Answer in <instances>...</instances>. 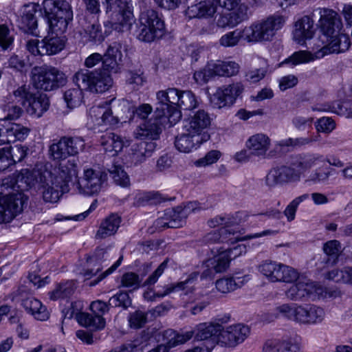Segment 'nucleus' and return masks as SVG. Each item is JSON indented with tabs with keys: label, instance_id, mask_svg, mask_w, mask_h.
<instances>
[{
	"label": "nucleus",
	"instance_id": "nucleus-56",
	"mask_svg": "<svg viewBox=\"0 0 352 352\" xmlns=\"http://www.w3.org/2000/svg\"><path fill=\"white\" fill-rule=\"evenodd\" d=\"M82 90L78 87V89H70L65 92L64 100L68 107L72 109L80 105L82 100Z\"/></svg>",
	"mask_w": 352,
	"mask_h": 352
},
{
	"label": "nucleus",
	"instance_id": "nucleus-51",
	"mask_svg": "<svg viewBox=\"0 0 352 352\" xmlns=\"http://www.w3.org/2000/svg\"><path fill=\"white\" fill-rule=\"evenodd\" d=\"M75 289L74 283L72 281L60 283L50 293V298L55 300L59 298L70 297L74 294Z\"/></svg>",
	"mask_w": 352,
	"mask_h": 352
},
{
	"label": "nucleus",
	"instance_id": "nucleus-19",
	"mask_svg": "<svg viewBox=\"0 0 352 352\" xmlns=\"http://www.w3.org/2000/svg\"><path fill=\"white\" fill-rule=\"evenodd\" d=\"M29 128L16 123H0V145L16 140H24L28 135Z\"/></svg>",
	"mask_w": 352,
	"mask_h": 352
},
{
	"label": "nucleus",
	"instance_id": "nucleus-27",
	"mask_svg": "<svg viewBox=\"0 0 352 352\" xmlns=\"http://www.w3.org/2000/svg\"><path fill=\"white\" fill-rule=\"evenodd\" d=\"M80 23L90 41L100 43L104 41L105 36L96 14H87Z\"/></svg>",
	"mask_w": 352,
	"mask_h": 352
},
{
	"label": "nucleus",
	"instance_id": "nucleus-21",
	"mask_svg": "<svg viewBox=\"0 0 352 352\" xmlns=\"http://www.w3.org/2000/svg\"><path fill=\"white\" fill-rule=\"evenodd\" d=\"M158 115L140 124L133 132L136 139L155 140L162 131V122Z\"/></svg>",
	"mask_w": 352,
	"mask_h": 352
},
{
	"label": "nucleus",
	"instance_id": "nucleus-43",
	"mask_svg": "<svg viewBox=\"0 0 352 352\" xmlns=\"http://www.w3.org/2000/svg\"><path fill=\"white\" fill-rule=\"evenodd\" d=\"M65 46L64 40L56 36H47L41 41V56L52 55L60 52Z\"/></svg>",
	"mask_w": 352,
	"mask_h": 352
},
{
	"label": "nucleus",
	"instance_id": "nucleus-5",
	"mask_svg": "<svg viewBox=\"0 0 352 352\" xmlns=\"http://www.w3.org/2000/svg\"><path fill=\"white\" fill-rule=\"evenodd\" d=\"M85 146V140L82 137L64 135L51 141L48 155L53 161H63L69 157L78 155Z\"/></svg>",
	"mask_w": 352,
	"mask_h": 352
},
{
	"label": "nucleus",
	"instance_id": "nucleus-7",
	"mask_svg": "<svg viewBox=\"0 0 352 352\" xmlns=\"http://www.w3.org/2000/svg\"><path fill=\"white\" fill-rule=\"evenodd\" d=\"M78 174V165L75 160H69L67 162L60 163L52 170H45L41 173V179H50V183L56 187H60L63 192L69 191V183L73 177H76Z\"/></svg>",
	"mask_w": 352,
	"mask_h": 352
},
{
	"label": "nucleus",
	"instance_id": "nucleus-34",
	"mask_svg": "<svg viewBox=\"0 0 352 352\" xmlns=\"http://www.w3.org/2000/svg\"><path fill=\"white\" fill-rule=\"evenodd\" d=\"M270 144V138L264 133L253 135L246 142L247 148L252 155L256 156H265Z\"/></svg>",
	"mask_w": 352,
	"mask_h": 352
},
{
	"label": "nucleus",
	"instance_id": "nucleus-11",
	"mask_svg": "<svg viewBox=\"0 0 352 352\" xmlns=\"http://www.w3.org/2000/svg\"><path fill=\"white\" fill-rule=\"evenodd\" d=\"M107 180L105 172L89 168L84 171V177L78 184L85 194L91 195L100 192Z\"/></svg>",
	"mask_w": 352,
	"mask_h": 352
},
{
	"label": "nucleus",
	"instance_id": "nucleus-42",
	"mask_svg": "<svg viewBox=\"0 0 352 352\" xmlns=\"http://www.w3.org/2000/svg\"><path fill=\"white\" fill-rule=\"evenodd\" d=\"M235 232L232 228L228 227H222L219 230L211 232L204 237V242L207 244L214 243H225L237 239V237H230L231 235H234Z\"/></svg>",
	"mask_w": 352,
	"mask_h": 352
},
{
	"label": "nucleus",
	"instance_id": "nucleus-40",
	"mask_svg": "<svg viewBox=\"0 0 352 352\" xmlns=\"http://www.w3.org/2000/svg\"><path fill=\"white\" fill-rule=\"evenodd\" d=\"M193 331H186L184 333H178L173 329H167L162 332V341L168 351L169 349L189 340L193 336Z\"/></svg>",
	"mask_w": 352,
	"mask_h": 352
},
{
	"label": "nucleus",
	"instance_id": "nucleus-39",
	"mask_svg": "<svg viewBox=\"0 0 352 352\" xmlns=\"http://www.w3.org/2000/svg\"><path fill=\"white\" fill-rule=\"evenodd\" d=\"M215 12L216 7L209 1H204L189 6L186 10V15L189 19L202 18L212 16Z\"/></svg>",
	"mask_w": 352,
	"mask_h": 352
},
{
	"label": "nucleus",
	"instance_id": "nucleus-20",
	"mask_svg": "<svg viewBox=\"0 0 352 352\" xmlns=\"http://www.w3.org/2000/svg\"><path fill=\"white\" fill-rule=\"evenodd\" d=\"M222 326L218 323H200L196 326L192 331L197 340H206L208 345L214 347L219 344L220 331Z\"/></svg>",
	"mask_w": 352,
	"mask_h": 352
},
{
	"label": "nucleus",
	"instance_id": "nucleus-1",
	"mask_svg": "<svg viewBox=\"0 0 352 352\" xmlns=\"http://www.w3.org/2000/svg\"><path fill=\"white\" fill-rule=\"evenodd\" d=\"M43 10L52 32L62 34L73 19V10L67 0H43Z\"/></svg>",
	"mask_w": 352,
	"mask_h": 352
},
{
	"label": "nucleus",
	"instance_id": "nucleus-30",
	"mask_svg": "<svg viewBox=\"0 0 352 352\" xmlns=\"http://www.w3.org/2000/svg\"><path fill=\"white\" fill-rule=\"evenodd\" d=\"M156 148V143L150 141H143L135 144L131 146L130 158L131 162L137 166L144 162L147 158L151 157Z\"/></svg>",
	"mask_w": 352,
	"mask_h": 352
},
{
	"label": "nucleus",
	"instance_id": "nucleus-46",
	"mask_svg": "<svg viewBox=\"0 0 352 352\" xmlns=\"http://www.w3.org/2000/svg\"><path fill=\"white\" fill-rule=\"evenodd\" d=\"M322 250L328 256L326 263L331 265L337 264L342 252L340 242L335 239L328 241L323 244Z\"/></svg>",
	"mask_w": 352,
	"mask_h": 352
},
{
	"label": "nucleus",
	"instance_id": "nucleus-50",
	"mask_svg": "<svg viewBox=\"0 0 352 352\" xmlns=\"http://www.w3.org/2000/svg\"><path fill=\"white\" fill-rule=\"evenodd\" d=\"M316 52L315 54H312L311 52L305 50H300L294 52L289 57L284 60L280 65L289 64L294 67L297 65L307 63L314 60L316 58Z\"/></svg>",
	"mask_w": 352,
	"mask_h": 352
},
{
	"label": "nucleus",
	"instance_id": "nucleus-24",
	"mask_svg": "<svg viewBox=\"0 0 352 352\" xmlns=\"http://www.w3.org/2000/svg\"><path fill=\"white\" fill-rule=\"evenodd\" d=\"M315 33L314 22L308 16L298 19L294 24L293 38L300 45H304L307 40L311 39Z\"/></svg>",
	"mask_w": 352,
	"mask_h": 352
},
{
	"label": "nucleus",
	"instance_id": "nucleus-60",
	"mask_svg": "<svg viewBox=\"0 0 352 352\" xmlns=\"http://www.w3.org/2000/svg\"><path fill=\"white\" fill-rule=\"evenodd\" d=\"M14 36L6 24H0V47L6 50L13 45Z\"/></svg>",
	"mask_w": 352,
	"mask_h": 352
},
{
	"label": "nucleus",
	"instance_id": "nucleus-36",
	"mask_svg": "<svg viewBox=\"0 0 352 352\" xmlns=\"http://www.w3.org/2000/svg\"><path fill=\"white\" fill-rule=\"evenodd\" d=\"M50 107V100L46 94H35L28 106L27 112L31 116L40 118Z\"/></svg>",
	"mask_w": 352,
	"mask_h": 352
},
{
	"label": "nucleus",
	"instance_id": "nucleus-47",
	"mask_svg": "<svg viewBox=\"0 0 352 352\" xmlns=\"http://www.w3.org/2000/svg\"><path fill=\"white\" fill-rule=\"evenodd\" d=\"M81 309V302H74L65 313V316L68 318H75L80 325L87 327V325H90L89 314L82 312Z\"/></svg>",
	"mask_w": 352,
	"mask_h": 352
},
{
	"label": "nucleus",
	"instance_id": "nucleus-44",
	"mask_svg": "<svg viewBox=\"0 0 352 352\" xmlns=\"http://www.w3.org/2000/svg\"><path fill=\"white\" fill-rule=\"evenodd\" d=\"M282 263L276 261H265L258 265V271L272 282H278L280 278V271Z\"/></svg>",
	"mask_w": 352,
	"mask_h": 352
},
{
	"label": "nucleus",
	"instance_id": "nucleus-8",
	"mask_svg": "<svg viewBox=\"0 0 352 352\" xmlns=\"http://www.w3.org/2000/svg\"><path fill=\"white\" fill-rule=\"evenodd\" d=\"M27 199L21 191L8 192L2 196L0 198V223L12 221L23 211Z\"/></svg>",
	"mask_w": 352,
	"mask_h": 352
},
{
	"label": "nucleus",
	"instance_id": "nucleus-22",
	"mask_svg": "<svg viewBox=\"0 0 352 352\" xmlns=\"http://www.w3.org/2000/svg\"><path fill=\"white\" fill-rule=\"evenodd\" d=\"M36 12L37 6L36 4L25 5L21 10L19 25L20 29L24 32L36 36L38 35L37 19L35 16Z\"/></svg>",
	"mask_w": 352,
	"mask_h": 352
},
{
	"label": "nucleus",
	"instance_id": "nucleus-13",
	"mask_svg": "<svg viewBox=\"0 0 352 352\" xmlns=\"http://www.w3.org/2000/svg\"><path fill=\"white\" fill-rule=\"evenodd\" d=\"M300 173L296 168L280 166L272 168L265 177V184L269 187L278 184L299 181Z\"/></svg>",
	"mask_w": 352,
	"mask_h": 352
},
{
	"label": "nucleus",
	"instance_id": "nucleus-31",
	"mask_svg": "<svg viewBox=\"0 0 352 352\" xmlns=\"http://www.w3.org/2000/svg\"><path fill=\"white\" fill-rule=\"evenodd\" d=\"M109 302L96 300L91 303L90 309L94 315L89 314L90 325L87 327L93 329H102L105 326V320L102 316L109 311Z\"/></svg>",
	"mask_w": 352,
	"mask_h": 352
},
{
	"label": "nucleus",
	"instance_id": "nucleus-64",
	"mask_svg": "<svg viewBox=\"0 0 352 352\" xmlns=\"http://www.w3.org/2000/svg\"><path fill=\"white\" fill-rule=\"evenodd\" d=\"M9 150L12 164L21 162L27 155L28 148L21 144H16Z\"/></svg>",
	"mask_w": 352,
	"mask_h": 352
},
{
	"label": "nucleus",
	"instance_id": "nucleus-2",
	"mask_svg": "<svg viewBox=\"0 0 352 352\" xmlns=\"http://www.w3.org/2000/svg\"><path fill=\"white\" fill-rule=\"evenodd\" d=\"M165 34L164 21L156 10L145 9L141 11L136 30L140 41L150 43L162 38Z\"/></svg>",
	"mask_w": 352,
	"mask_h": 352
},
{
	"label": "nucleus",
	"instance_id": "nucleus-17",
	"mask_svg": "<svg viewBox=\"0 0 352 352\" xmlns=\"http://www.w3.org/2000/svg\"><path fill=\"white\" fill-rule=\"evenodd\" d=\"M212 118L208 111L199 109L184 121V129L186 132L200 135H208L204 133L211 124Z\"/></svg>",
	"mask_w": 352,
	"mask_h": 352
},
{
	"label": "nucleus",
	"instance_id": "nucleus-12",
	"mask_svg": "<svg viewBox=\"0 0 352 352\" xmlns=\"http://www.w3.org/2000/svg\"><path fill=\"white\" fill-rule=\"evenodd\" d=\"M320 292L319 284L311 281H298L285 292V296L288 299L294 301H304L307 299L314 300L316 295Z\"/></svg>",
	"mask_w": 352,
	"mask_h": 352
},
{
	"label": "nucleus",
	"instance_id": "nucleus-59",
	"mask_svg": "<svg viewBox=\"0 0 352 352\" xmlns=\"http://www.w3.org/2000/svg\"><path fill=\"white\" fill-rule=\"evenodd\" d=\"M280 273L278 282H283L286 283H292L296 282L298 279L300 275V273L296 269L283 263L281 265Z\"/></svg>",
	"mask_w": 352,
	"mask_h": 352
},
{
	"label": "nucleus",
	"instance_id": "nucleus-14",
	"mask_svg": "<svg viewBox=\"0 0 352 352\" xmlns=\"http://www.w3.org/2000/svg\"><path fill=\"white\" fill-rule=\"evenodd\" d=\"M118 0H104L103 4L106 6V12L113 11L115 16L118 21L112 22V28L120 32L127 29L130 25L129 21L133 14L125 2L123 6L117 5Z\"/></svg>",
	"mask_w": 352,
	"mask_h": 352
},
{
	"label": "nucleus",
	"instance_id": "nucleus-25",
	"mask_svg": "<svg viewBox=\"0 0 352 352\" xmlns=\"http://www.w3.org/2000/svg\"><path fill=\"white\" fill-rule=\"evenodd\" d=\"M242 248H244V247L237 245L233 248L222 250L208 261V265H211L217 273L223 272L228 269L232 256L234 258L237 256L241 253Z\"/></svg>",
	"mask_w": 352,
	"mask_h": 352
},
{
	"label": "nucleus",
	"instance_id": "nucleus-23",
	"mask_svg": "<svg viewBox=\"0 0 352 352\" xmlns=\"http://www.w3.org/2000/svg\"><path fill=\"white\" fill-rule=\"evenodd\" d=\"M324 310L315 305H299L297 323L315 324L320 323L324 318Z\"/></svg>",
	"mask_w": 352,
	"mask_h": 352
},
{
	"label": "nucleus",
	"instance_id": "nucleus-38",
	"mask_svg": "<svg viewBox=\"0 0 352 352\" xmlns=\"http://www.w3.org/2000/svg\"><path fill=\"white\" fill-rule=\"evenodd\" d=\"M22 306L36 320L43 321L49 318V312L45 306L43 305L41 301L33 297L24 299L22 302Z\"/></svg>",
	"mask_w": 352,
	"mask_h": 352
},
{
	"label": "nucleus",
	"instance_id": "nucleus-37",
	"mask_svg": "<svg viewBox=\"0 0 352 352\" xmlns=\"http://www.w3.org/2000/svg\"><path fill=\"white\" fill-rule=\"evenodd\" d=\"M316 139L313 138H289L285 140H282L279 142H277L274 144V150L271 151L268 155L270 157H273L276 155V153H281L285 151V148L286 147H300L302 146H305L307 144H310L314 142H316Z\"/></svg>",
	"mask_w": 352,
	"mask_h": 352
},
{
	"label": "nucleus",
	"instance_id": "nucleus-26",
	"mask_svg": "<svg viewBox=\"0 0 352 352\" xmlns=\"http://www.w3.org/2000/svg\"><path fill=\"white\" fill-rule=\"evenodd\" d=\"M208 138L209 135H200L194 133L186 132L175 138V146L180 152L190 153L197 149Z\"/></svg>",
	"mask_w": 352,
	"mask_h": 352
},
{
	"label": "nucleus",
	"instance_id": "nucleus-62",
	"mask_svg": "<svg viewBox=\"0 0 352 352\" xmlns=\"http://www.w3.org/2000/svg\"><path fill=\"white\" fill-rule=\"evenodd\" d=\"M2 110L4 113L3 120H16L23 114V109L13 102H8L2 106Z\"/></svg>",
	"mask_w": 352,
	"mask_h": 352
},
{
	"label": "nucleus",
	"instance_id": "nucleus-53",
	"mask_svg": "<svg viewBox=\"0 0 352 352\" xmlns=\"http://www.w3.org/2000/svg\"><path fill=\"white\" fill-rule=\"evenodd\" d=\"M35 94L30 91L29 85H23L13 91V96L17 102L26 107Z\"/></svg>",
	"mask_w": 352,
	"mask_h": 352
},
{
	"label": "nucleus",
	"instance_id": "nucleus-48",
	"mask_svg": "<svg viewBox=\"0 0 352 352\" xmlns=\"http://www.w3.org/2000/svg\"><path fill=\"white\" fill-rule=\"evenodd\" d=\"M212 67L214 75L228 77L237 74L240 68L234 61H218Z\"/></svg>",
	"mask_w": 352,
	"mask_h": 352
},
{
	"label": "nucleus",
	"instance_id": "nucleus-52",
	"mask_svg": "<svg viewBox=\"0 0 352 352\" xmlns=\"http://www.w3.org/2000/svg\"><path fill=\"white\" fill-rule=\"evenodd\" d=\"M299 305L296 304H283L276 308L278 316H282L297 322Z\"/></svg>",
	"mask_w": 352,
	"mask_h": 352
},
{
	"label": "nucleus",
	"instance_id": "nucleus-55",
	"mask_svg": "<svg viewBox=\"0 0 352 352\" xmlns=\"http://www.w3.org/2000/svg\"><path fill=\"white\" fill-rule=\"evenodd\" d=\"M198 106V102L195 94L191 91H184L180 94L179 102L177 108L184 110H192Z\"/></svg>",
	"mask_w": 352,
	"mask_h": 352
},
{
	"label": "nucleus",
	"instance_id": "nucleus-33",
	"mask_svg": "<svg viewBox=\"0 0 352 352\" xmlns=\"http://www.w3.org/2000/svg\"><path fill=\"white\" fill-rule=\"evenodd\" d=\"M122 221L121 217L116 213H112L104 219L96 234V238L98 239H103L107 237L114 235Z\"/></svg>",
	"mask_w": 352,
	"mask_h": 352
},
{
	"label": "nucleus",
	"instance_id": "nucleus-41",
	"mask_svg": "<svg viewBox=\"0 0 352 352\" xmlns=\"http://www.w3.org/2000/svg\"><path fill=\"white\" fill-rule=\"evenodd\" d=\"M100 144L105 152L113 153V155L122 151L123 148L121 137L114 133H107L102 135Z\"/></svg>",
	"mask_w": 352,
	"mask_h": 352
},
{
	"label": "nucleus",
	"instance_id": "nucleus-10",
	"mask_svg": "<svg viewBox=\"0 0 352 352\" xmlns=\"http://www.w3.org/2000/svg\"><path fill=\"white\" fill-rule=\"evenodd\" d=\"M319 29L327 38L333 36L344 30L340 16L332 9L320 8Z\"/></svg>",
	"mask_w": 352,
	"mask_h": 352
},
{
	"label": "nucleus",
	"instance_id": "nucleus-3",
	"mask_svg": "<svg viewBox=\"0 0 352 352\" xmlns=\"http://www.w3.org/2000/svg\"><path fill=\"white\" fill-rule=\"evenodd\" d=\"M74 82L80 89L91 92L103 93L113 85L111 75L100 69H79L73 76Z\"/></svg>",
	"mask_w": 352,
	"mask_h": 352
},
{
	"label": "nucleus",
	"instance_id": "nucleus-32",
	"mask_svg": "<svg viewBox=\"0 0 352 352\" xmlns=\"http://www.w3.org/2000/svg\"><path fill=\"white\" fill-rule=\"evenodd\" d=\"M114 100L112 99L100 104L96 107H94L91 109V113L94 114L96 117V120L98 121L99 125H115L119 122V119L117 116L113 115L111 103Z\"/></svg>",
	"mask_w": 352,
	"mask_h": 352
},
{
	"label": "nucleus",
	"instance_id": "nucleus-4",
	"mask_svg": "<svg viewBox=\"0 0 352 352\" xmlns=\"http://www.w3.org/2000/svg\"><path fill=\"white\" fill-rule=\"evenodd\" d=\"M31 80L36 89L46 91L58 89L67 82V78L63 72L46 65L33 67L31 71Z\"/></svg>",
	"mask_w": 352,
	"mask_h": 352
},
{
	"label": "nucleus",
	"instance_id": "nucleus-18",
	"mask_svg": "<svg viewBox=\"0 0 352 352\" xmlns=\"http://www.w3.org/2000/svg\"><path fill=\"white\" fill-rule=\"evenodd\" d=\"M249 333L248 327L241 324L229 326L226 329L222 327L220 331L219 344L221 346H234L242 342Z\"/></svg>",
	"mask_w": 352,
	"mask_h": 352
},
{
	"label": "nucleus",
	"instance_id": "nucleus-58",
	"mask_svg": "<svg viewBox=\"0 0 352 352\" xmlns=\"http://www.w3.org/2000/svg\"><path fill=\"white\" fill-rule=\"evenodd\" d=\"M120 282V287L133 291L140 287L142 278L134 272H126L122 276Z\"/></svg>",
	"mask_w": 352,
	"mask_h": 352
},
{
	"label": "nucleus",
	"instance_id": "nucleus-57",
	"mask_svg": "<svg viewBox=\"0 0 352 352\" xmlns=\"http://www.w3.org/2000/svg\"><path fill=\"white\" fill-rule=\"evenodd\" d=\"M109 171L117 185L122 187L129 186V177L121 166H115Z\"/></svg>",
	"mask_w": 352,
	"mask_h": 352
},
{
	"label": "nucleus",
	"instance_id": "nucleus-16",
	"mask_svg": "<svg viewBox=\"0 0 352 352\" xmlns=\"http://www.w3.org/2000/svg\"><path fill=\"white\" fill-rule=\"evenodd\" d=\"M122 45L119 42L111 43L107 48L105 54L102 56V69L110 74H116L121 69L122 62Z\"/></svg>",
	"mask_w": 352,
	"mask_h": 352
},
{
	"label": "nucleus",
	"instance_id": "nucleus-35",
	"mask_svg": "<svg viewBox=\"0 0 352 352\" xmlns=\"http://www.w3.org/2000/svg\"><path fill=\"white\" fill-rule=\"evenodd\" d=\"M324 161V157L318 153H305L296 157L293 165L300 173L309 170L320 162Z\"/></svg>",
	"mask_w": 352,
	"mask_h": 352
},
{
	"label": "nucleus",
	"instance_id": "nucleus-15",
	"mask_svg": "<svg viewBox=\"0 0 352 352\" xmlns=\"http://www.w3.org/2000/svg\"><path fill=\"white\" fill-rule=\"evenodd\" d=\"M327 44L320 50L316 51V58H322L331 53H342L347 51L351 47V40L345 30H341L333 36L327 38Z\"/></svg>",
	"mask_w": 352,
	"mask_h": 352
},
{
	"label": "nucleus",
	"instance_id": "nucleus-63",
	"mask_svg": "<svg viewBox=\"0 0 352 352\" xmlns=\"http://www.w3.org/2000/svg\"><path fill=\"white\" fill-rule=\"evenodd\" d=\"M309 197L308 194L300 195L292 200L284 210V214L288 221H292L295 219L296 212L299 204Z\"/></svg>",
	"mask_w": 352,
	"mask_h": 352
},
{
	"label": "nucleus",
	"instance_id": "nucleus-28",
	"mask_svg": "<svg viewBox=\"0 0 352 352\" xmlns=\"http://www.w3.org/2000/svg\"><path fill=\"white\" fill-rule=\"evenodd\" d=\"M157 98L160 104V106L157 107V115L167 118L171 124L177 122L182 117L181 111L175 106L168 102L166 91H158Z\"/></svg>",
	"mask_w": 352,
	"mask_h": 352
},
{
	"label": "nucleus",
	"instance_id": "nucleus-54",
	"mask_svg": "<svg viewBox=\"0 0 352 352\" xmlns=\"http://www.w3.org/2000/svg\"><path fill=\"white\" fill-rule=\"evenodd\" d=\"M197 276L198 274L196 273L191 274L184 281H182L175 285H167L165 287L164 292H157L155 294V296L159 298H162L173 292L183 290L186 287L188 284L193 283L194 280L197 279Z\"/></svg>",
	"mask_w": 352,
	"mask_h": 352
},
{
	"label": "nucleus",
	"instance_id": "nucleus-9",
	"mask_svg": "<svg viewBox=\"0 0 352 352\" xmlns=\"http://www.w3.org/2000/svg\"><path fill=\"white\" fill-rule=\"evenodd\" d=\"M244 87L241 82L223 85L217 89L210 97V101L214 108L221 109L232 106L241 95Z\"/></svg>",
	"mask_w": 352,
	"mask_h": 352
},
{
	"label": "nucleus",
	"instance_id": "nucleus-61",
	"mask_svg": "<svg viewBox=\"0 0 352 352\" xmlns=\"http://www.w3.org/2000/svg\"><path fill=\"white\" fill-rule=\"evenodd\" d=\"M131 305V300L127 292H120L111 297L109 300V305L111 307H121L126 309Z\"/></svg>",
	"mask_w": 352,
	"mask_h": 352
},
{
	"label": "nucleus",
	"instance_id": "nucleus-29",
	"mask_svg": "<svg viewBox=\"0 0 352 352\" xmlns=\"http://www.w3.org/2000/svg\"><path fill=\"white\" fill-rule=\"evenodd\" d=\"M301 344L297 338L267 341L264 352H300Z\"/></svg>",
	"mask_w": 352,
	"mask_h": 352
},
{
	"label": "nucleus",
	"instance_id": "nucleus-6",
	"mask_svg": "<svg viewBox=\"0 0 352 352\" xmlns=\"http://www.w3.org/2000/svg\"><path fill=\"white\" fill-rule=\"evenodd\" d=\"M285 23V16L275 14L260 23L245 27V33L248 34V41H270Z\"/></svg>",
	"mask_w": 352,
	"mask_h": 352
},
{
	"label": "nucleus",
	"instance_id": "nucleus-45",
	"mask_svg": "<svg viewBox=\"0 0 352 352\" xmlns=\"http://www.w3.org/2000/svg\"><path fill=\"white\" fill-rule=\"evenodd\" d=\"M40 182L43 184L42 186L44 188L43 192V197L45 201L50 203L57 202L61 195L65 192L62 191L60 187H56L50 183V179L44 178L41 180V175H40Z\"/></svg>",
	"mask_w": 352,
	"mask_h": 352
},
{
	"label": "nucleus",
	"instance_id": "nucleus-49",
	"mask_svg": "<svg viewBox=\"0 0 352 352\" xmlns=\"http://www.w3.org/2000/svg\"><path fill=\"white\" fill-rule=\"evenodd\" d=\"M245 28L243 30L236 29L223 35L219 39V44L225 47L236 46L241 38L248 41V34L245 33Z\"/></svg>",
	"mask_w": 352,
	"mask_h": 352
}]
</instances>
